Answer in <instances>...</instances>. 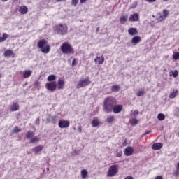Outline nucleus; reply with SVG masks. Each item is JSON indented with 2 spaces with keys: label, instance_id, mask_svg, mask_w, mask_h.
<instances>
[{
  "label": "nucleus",
  "instance_id": "obj_15",
  "mask_svg": "<svg viewBox=\"0 0 179 179\" xmlns=\"http://www.w3.org/2000/svg\"><path fill=\"white\" fill-rule=\"evenodd\" d=\"M19 12L21 15H26L29 12V8L26 6H22L20 7Z\"/></svg>",
  "mask_w": 179,
  "mask_h": 179
},
{
  "label": "nucleus",
  "instance_id": "obj_5",
  "mask_svg": "<svg viewBox=\"0 0 179 179\" xmlns=\"http://www.w3.org/2000/svg\"><path fill=\"white\" fill-rule=\"evenodd\" d=\"M117 174H118V165H111L108 170L107 176L114 177Z\"/></svg>",
  "mask_w": 179,
  "mask_h": 179
},
{
  "label": "nucleus",
  "instance_id": "obj_54",
  "mask_svg": "<svg viewBox=\"0 0 179 179\" xmlns=\"http://www.w3.org/2000/svg\"><path fill=\"white\" fill-rule=\"evenodd\" d=\"M2 2H6L8 0H1Z\"/></svg>",
  "mask_w": 179,
  "mask_h": 179
},
{
  "label": "nucleus",
  "instance_id": "obj_11",
  "mask_svg": "<svg viewBox=\"0 0 179 179\" xmlns=\"http://www.w3.org/2000/svg\"><path fill=\"white\" fill-rule=\"evenodd\" d=\"M57 118H58L57 116L49 115V117H47V119H46V122H48V124H50V122H52V124H56Z\"/></svg>",
  "mask_w": 179,
  "mask_h": 179
},
{
  "label": "nucleus",
  "instance_id": "obj_22",
  "mask_svg": "<svg viewBox=\"0 0 179 179\" xmlns=\"http://www.w3.org/2000/svg\"><path fill=\"white\" fill-rule=\"evenodd\" d=\"M96 64H97V61H98V63L99 64H101L104 62V56L103 55H101L100 57H97L96 59H94Z\"/></svg>",
  "mask_w": 179,
  "mask_h": 179
},
{
  "label": "nucleus",
  "instance_id": "obj_6",
  "mask_svg": "<svg viewBox=\"0 0 179 179\" xmlns=\"http://www.w3.org/2000/svg\"><path fill=\"white\" fill-rule=\"evenodd\" d=\"M90 83H92V81H90V78L87 77L86 78L80 80L77 84V86L78 88L80 89V87H86V86H89Z\"/></svg>",
  "mask_w": 179,
  "mask_h": 179
},
{
  "label": "nucleus",
  "instance_id": "obj_29",
  "mask_svg": "<svg viewBox=\"0 0 179 179\" xmlns=\"http://www.w3.org/2000/svg\"><path fill=\"white\" fill-rule=\"evenodd\" d=\"M38 141H40V138L35 136V137H32L29 142L30 143H37Z\"/></svg>",
  "mask_w": 179,
  "mask_h": 179
},
{
  "label": "nucleus",
  "instance_id": "obj_32",
  "mask_svg": "<svg viewBox=\"0 0 179 179\" xmlns=\"http://www.w3.org/2000/svg\"><path fill=\"white\" fill-rule=\"evenodd\" d=\"M56 79L57 76H55V75H50L48 77V82H54L53 80H55Z\"/></svg>",
  "mask_w": 179,
  "mask_h": 179
},
{
  "label": "nucleus",
  "instance_id": "obj_7",
  "mask_svg": "<svg viewBox=\"0 0 179 179\" xmlns=\"http://www.w3.org/2000/svg\"><path fill=\"white\" fill-rule=\"evenodd\" d=\"M45 88L50 92H55L57 90V82L52 81L45 84Z\"/></svg>",
  "mask_w": 179,
  "mask_h": 179
},
{
  "label": "nucleus",
  "instance_id": "obj_31",
  "mask_svg": "<svg viewBox=\"0 0 179 179\" xmlns=\"http://www.w3.org/2000/svg\"><path fill=\"white\" fill-rule=\"evenodd\" d=\"M81 177L82 178L85 179L87 177V171L86 169H83L81 171Z\"/></svg>",
  "mask_w": 179,
  "mask_h": 179
},
{
  "label": "nucleus",
  "instance_id": "obj_14",
  "mask_svg": "<svg viewBox=\"0 0 179 179\" xmlns=\"http://www.w3.org/2000/svg\"><path fill=\"white\" fill-rule=\"evenodd\" d=\"M134 153V148L132 147H127L124 150V155L126 156H131Z\"/></svg>",
  "mask_w": 179,
  "mask_h": 179
},
{
  "label": "nucleus",
  "instance_id": "obj_34",
  "mask_svg": "<svg viewBox=\"0 0 179 179\" xmlns=\"http://www.w3.org/2000/svg\"><path fill=\"white\" fill-rule=\"evenodd\" d=\"M112 92H120L119 85H113L111 87Z\"/></svg>",
  "mask_w": 179,
  "mask_h": 179
},
{
  "label": "nucleus",
  "instance_id": "obj_35",
  "mask_svg": "<svg viewBox=\"0 0 179 179\" xmlns=\"http://www.w3.org/2000/svg\"><path fill=\"white\" fill-rule=\"evenodd\" d=\"M130 124H131L133 126L137 125L138 121L136 119H131L129 120Z\"/></svg>",
  "mask_w": 179,
  "mask_h": 179
},
{
  "label": "nucleus",
  "instance_id": "obj_56",
  "mask_svg": "<svg viewBox=\"0 0 179 179\" xmlns=\"http://www.w3.org/2000/svg\"><path fill=\"white\" fill-rule=\"evenodd\" d=\"M176 135H177L178 138H179V132H178Z\"/></svg>",
  "mask_w": 179,
  "mask_h": 179
},
{
  "label": "nucleus",
  "instance_id": "obj_28",
  "mask_svg": "<svg viewBox=\"0 0 179 179\" xmlns=\"http://www.w3.org/2000/svg\"><path fill=\"white\" fill-rule=\"evenodd\" d=\"M8 38V34H3L2 36H0V43H3Z\"/></svg>",
  "mask_w": 179,
  "mask_h": 179
},
{
  "label": "nucleus",
  "instance_id": "obj_53",
  "mask_svg": "<svg viewBox=\"0 0 179 179\" xmlns=\"http://www.w3.org/2000/svg\"><path fill=\"white\" fill-rule=\"evenodd\" d=\"M0 78H2V73L0 71Z\"/></svg>",
  "mask_w": 179,
  "mask_h": 179
},
{
  "label": "nucleus",
  "instance_id": "obj_39",
  "mask_svg": "<svg viewBox=\"0 0 179 179\" xmlns=\"http://www.w3.org/2000/svg\"><path fill=\"white\" fill-rule=\"evenodd\" d=\"M20 131L22 130L17 127H15L13 129V132H15V134L20 132Z\"/></svg>",
  "mask_w": 179,
  "mask_h": 179
},
{
  "label": "nucleus",
  "instance_id": "obj_47",
  "mask_svg": "<svg viewBox=\"0 0 179 179\" xmlns=\"http://www.w3.org/2000/svg\"><path fill=\"white\" fill-rule=\"evenodd\" d=\"M146 2H149L150 3H152L153 2H156V0H145Z\"/></svg>",
  "mask_w": 179,
  "mask_h": 179
},
{
  "label": "nucleus",
  "instance_id": "obj_23",
  "mask_svg": "<svg viewBox=\"0 0 179 179\" xmlns=\"http://www.w3.org/2000/svg\"><path fill=\"white\" fill-rule=\"evenodd\" d=\"M115 121V117L113 115L108 116L106 119V122H108V124H113V122H114Z\"/></svg>",
  "mask_w": 179,
  "mask_h": 179
},
{
  "label": "nucleus",
  "instance_id": "obj_51",
  "mask_svg": "<svg viewBox=\"0 0 179 179\" xmlns=\"http://www.w3.org/2000/svg\"><path fill=\"white\" fill-rule=\"evenodd\" d=\"M87 0H80V3H85Z\"/></svg>",
  "mask_w": 179,
  "mask_h": 179
},
{
  "label": "nucleus",
  "instance_id": "obj_24",
  "mask_svg": "<svg viewBox=\"0 0 179 179\" xmlns=\"http://www.w3.org/2000/svg\"><path fill=\"white\" fill-rule=\"evenodd\" d=\"M127 20H128V15H123L120 18V22L121 24H124Z\"/></svg>",
  "mask_w": 179,
  "mask_h": 179
},
{
  "label": "nucleus",
  "instance_id": "obj_8",
  "mask_svg": "<svg viewBox=\"0 0 179 179\" xmlns=\"http://www.w3.org/2000/svg\"><path fill=\"white\" fill-rule=\"evenodd\" d=\"M170 12L168 10H162V15L161 13H159L158 15H159V17H158V20H159V22H163L164 20H166V19H167V16H169Z\"/></svg>",
  "mask_w": 179,
  "mask_h": 179
},
{
  "label": "nucleus",
  "instance_id": "obj_19",
  "mask_svg": "<svg viewBox=\"0 0 179 179\" xmlns=\"http://www.w3.org/2000/svg\"><path fill=\"white\" fill-rule=\"evenodd\" d=\"M19 108H20V106H19V103L15 102L13 103V106L10 108V111H17L19 110Z\"/></svg>",
  "mask_w": 179,
  "mask_h": 179
},
{
  "label": "nucleus",
  "instance_id": "obj_55",
  "mask_svg": "<svg viewBox=\"0 0 179 179\" xmlns=\"http://www.w3.org/2000/svg\"><path fill=\"white\" fill-rule=\"evenodd\" d=\"M99 30H100V28H96V31H99Z\"/></svg>",
  "mask_w": 179,
  "mask_h": 179
},
{
  "label": "nucleus",
  "instance_id": "obj_48",
  "mask_svg": "<svg viewBox=\"0 0 179 179\" xmlns=\"http://www.w3.org/2000/svg\"><path fill=\"white\" fill-rule=\"evenodd\" d=\"M124 179H134V177L131 176H126L124 178Z\"/></svg>",
  "mask_w": 179,
  "mask_h": 179
},
{
  "label": "nucleus",
  "instance_id": "obj_52",
  "mask_svg": "<svg viewBox=\"0 0 179 179\" xmlns=\"http://www.w3.org/2000/svg\"><path fill=\"white\" fill-rule=\"evenodd\" d=\"M62 1H65V0H56L57 2H62Z\"/></svg>",
  "mask_w": 179,
  "mask_h": 179
},
{
  "label": "nucleus",
  "instance_id": "obj_16",
  "mask_svg": "<svg viewBox=\"0 0 179 179\" xmlns=\"http://www.w3.org/2000/svg\"><path fill=\"white\" fill-rule=\"evenodd\" d=\"M153 150H160L163 148V144L162 143H155L152 146Z\"/></svg>",
  "mask_w": 179,
  "mask_h": 179
},
{
  "label": "nucleus",
  "instance_id": "obj_36",
  "mask_svg": "<svg viewBox=\"0 0 179 179\" xmlns=\"http://www.w3.org/2000/svg\"><path fill=\"white\" fill-rule=\"evenodd\" d=\"M145 94V91H138L137 93H136V96L138 97H141V96H143Z\"/></svg>",
  "mask_w": 179,
  "mask_h": 179
},
{
  "label": "nucleus",
  "instance_id": "obj_42",
  "mask_svg": "<svg viewBox=\"0 0 179 179\" xmlns=\"http://www.w3.org/2000/svg\"><path fill=\"white\" fill-rule=\"evenodd\" d=\"M34 85L36 86V87H38V89H40V82L36 81Z\"/></svg>",
  "mask_w": 179,
  "mask_h": 179
},
{
  "label": "nucleus",
  "instance_id": "obj_17",
  "mask_svg": "<svg viewBox=\"0 0 179 179\" xmlns=\"http://www.w3.org/2000/svg\"><path fill=\"white\" fill-rule=\"evenodd\" d=\"M3 55L6 58H9V57H13V55H15V53H13V50H6L4 51Z\"/></svg>",
  "mask_w": 179,
  "mask_h": 179
},
{
  "label": "nucleus",
  "instance_id": "obj_1",
  "mask_svg": "<svg viewBox=\"0 0 179 179\" xmlns=\"http://www.w3.org/2000/svg\"><path fill=\"white\" fill-rule=\"evenodd\" d=\"M118 101L113 96H108L103 101V110L106 114L114 113V114H120L122 111L124 106L117 104Z\"/></svg>",
  "mask_w": 179,
  "mask_h": 179
},
{
  "label": "nucleus",
  "instance_id": "obj_57",
  "mask_svg": "<svg viewBox=\"0 0 179 179\" xmlns=\"http://www.w3.org/2000/svg\"><path fill=\"white\" fill-rule=\"evenodd\" d=\"M164 1H169V0H164Z\"/></svg>",
  "mask_w": 179,
  "mask_h": 179
},
{
  "label": "nucleus",
  "instance_id": "obj_3",
  "mask_svg": "<svg viewBox=\"0 0 179 179\" xmlns=\"http://www.w3.org/2000/svg\"><path fill=\"white\" fill-rule=\"evenodd\" d=\"M47 41L45 39L40 40L38 42V47L41 50L43 54H48L50 50H51L50 45H47Z\"/></svg>",
  "mask_w": 179,
  "mask_h": 179
},
{
  "label": "nucleus",
  "instance_id": "obj_44",
  "mask_svg": "<svg viewBox=\"0 0 179 179\" xmlns=\"http://www.w3.org/2000/svg\"><path fill=\"white\" fill-rule=\"evenodd\" d=\"M35 124H36L37 125H40V118H37L36 120Z\"/></svg>",
  "mask_w": 179,
  "mask_h": 179
},
{
  "label": "nucleus",
  "instance_id": "obj_30",
  "mask_svg": "<svg viewBox=\"0 0 179 179\" xmlns=\"http://www.w3.org/2000/svg\"><path fill=\"white\" fill-rule=\"evenodd\" d=\"M157 119L159 120V121H164V120L166 119V116L163 113H159L157 115Z\"/></svg>",
  "mask_w": 179,
  "mask_h": 179
},
{
  "label": "nucleus",
  "instance_id": "obj_41",
  "mask_svg": "<svg viewBox=\"0 0 179 179\" xmlns=\"http://www.w3.org/2000/svg\"><path fill=\"white\" fill-rule=\"evenodd\" d=\"M139 114V111L138 110H134L132 113V115H134V117H137V115Z\"/></svg>",
  "mask_w": 179,
  "mask_h": 179
},
{
  "label": "nucleus",
  "instance_id": "obj_12",
  "mask_svg": "<svg viewBox=\"0 0 179 179\" xmlns=\"http://www.w3.org/2000/svg\"><path fill=\"white\" fill-rule=\"evenodd\" d=\"M130 22H138L139 20V15L138 13H134L131 15L129 17Z\"/></svg>",
  "mask_w": 179,
  "mask_h": 179
},
{
  "label": "nucleus",
  "instance_id": "obj_4",
  "mask_svg": "<svg viewBox=\"0 0 179 179\" xmlns=\"http://www.w3.org/2000/svg\"><path fill=\"white\" fill-rule=\"evenodd\" d=\"M55 30L57 31V34H60L61 36H64L66 34L68 31V26L65 24H57L55 27Z\"/></svg>",
  "mask_w": 179,
  "mask_h": 179
},
{
  "label": "nucleus",
  "instance_id": "obj_18",
  "mask_svg": "<svg viewBox=\"0 0 179 179\" xmlns=\"http://www.w3.org/2000/svg\"><path fill=\"white\" fill-rule=\"evenodd\" d=\"M43 149H44V146L41 145L34 147L32 148V151H34L36 154H37V153H40V152H41Z\"/></svg>",
  "mask_w": 179,
  "mask_h": 179
},
{
  "label": "nucleus",
  "instance_id": "obj_33",
  "mask_svg": "<svg viewBox=\"0 0 179 179\" xmlns=\"http://www.w3.org/2000/svg\"><path fill=\"white\" fill-rule=\"evenodd\" d=\"M173 59H174L175 61H177L179 59V52H175L173 54Z\"/></svg>",
  "mask_w": 179,
  "mask_h": 179
},
{
  "label": "nucleus",
  "instance_id": "obj_9",
  "mask_svg": "<svg viewBox=\"0 0 179 179\" xmlns=\"http://www.w3.org/2000/svg\"><path fill=\"white\" fill-rule=\"evenodd\" d=\"M69 125H71V123L68 120H60L58 123L59 128H68Z\"/></svg>",
  "mask_w": 179,
  "mask_h": 179
},
{
  "label": "nucleus",
  "instance_id": "obj_46",
  "mask_svg": "<svg viewBox=\"0 0 179 179\" xmlns=\"http://www.w3.org/2000/svg\"><path fill=\"white\" fill-rule=\"evenodd\" d=\"M77 131H78L80 133H81L82 132V126L78 127Z\"/></svg>",
  "mask_w": 179,
  "mask_h": 179
},
{
  "label": "nucleus",
  "instance_id": "obj_20",
  "mask_svg": "<svg viewBox=\"0 0 179 179\" xmlns=\"http://www.w3.org/2000/svg\"><path fill=\"white\" fill-rule=\"evenodd\" d=\"M64 86H65V81L64 80H59L57 82V88L61 90L64 89Z\"/></svg>",
  "mask_w": 179,
  "mask_h": 179
},
{
  "label": "nucleus",
  "instance_id": "obj_40",
  "mask_svg": "<svg viewBox=\"0 0 179 179\" xmlns=\"http://www.w3.org/2000/svg\"><path fill=\"white\" fill-rule=\"evenodd\" d=\"M173 78H177V76H178V71L175 70L174 72H173Z\"/></svg>",
  "mask_w": 179,
  "mask_h": 179
},
{
  "label": "nucleus",
  "instance_id": "obj_10",
  "mask_svg": "<svg viewBox=\"0 0 179 179\" xmlns=\"http://www.w3.org/2000/svg\"><path fill=\"white\" fill-rule=\"evenodd\" d=\"M20 73H22L24 79H27V78H30L31 76L33 71H31V70H25L24 71H20Z\"/></svg>",
  "mask_w": 179,
  "mask_h": 179
},
{
  "label": "nucleus",
  "instance_id": "obj_49",
  "mask_svg": "<svg viewBox=\"0 0 179 179\" xmlns=\"http://www.w3.org/2000/svg\"><path fill=\"white\" fill-rule=\"evenodd\" d=\"M152 132V130H149V131H145V133H144V135H148V134H150Z\"/></svg>",
  "mask_w": 179,
  "mask_h": 179
},
{
  "label": "nucleus",
  "instance_id": "obj_38",
  "mask_svg": "<svg viewBox=\"0 0 179 179\" xmlns=\"http://www.w3.org/2000/svg\"><path fill=\"white\" fill-rule=\"evenodd\" d=\"M117 153H116V157H121L122 156V151H119L118 150H116Z\"/></svg>",
  "mask_w": 179,
  "mask_h": 179
},
{
  "label": "nucleus",
  "instance_id": "obj_21",
  "mask_svg": "<svg viewBox=\"0 0 179 179\" xmlns=\"http://www.w3.org/2000/svg\"><path fill=\"white\" fill-rule=\"evenodd\" d=\"M128 33L130 36H136V34H138V30H136V28H129Z\"/></svg>",
  "mask_w": 179,
  "mask_h": 179
},
{
  "label": "nucleus",
  "instance_id": "obj_13",
  "mask_svg": "<svg viewBox=\"0 0 179 179\" xmlns=\"http://www.w3.org/2000/svg\"><path fill=\"white\" fill-rule=\"evenodd\" d=\"M142 38L139 36H136L132 38L131 39V44H134V45H136V44H139L141 43Z\"/></svg>",
  "mask_w": 179,
  "mask_h": 179
},
{
  "label": "nucleus",
  "instance_id": "obj_43",
  "mask_svg": "<svg viewBox=\"0 0 179 179\" xmlns=\"http://www.w3.org/2000/svg\"><path fill=\"white\" fill-rule=\"evenodd\" d=\"M76 65V59H73L72 62V66H75Z\"/></svg>",
  "mask_w": 179,
  "mask_h": 179
},
{
  "label": "nucleus",
  "instance_id": "obj_2",
  "mask_svg": "<svg viewBox=\"0 0 179 179\" xmlns=\"http://www.w3.org/2000/svg\"><path fill=\"white\" fill-rule=\"evenodd\" d=\"M60 51L64 55H72L75 54V49L69 42H64L60 46Z\"/></svg>",
  "mask_w": 179,
  "mask_h": 179
},
{
  "label": "nucleus",
  "instance_id": "obj_26",
  "mask_svg": "<svg viewBox=\"0 0 179 179\" xmlns=\"http://www.w3.org/2000/svg\"><path fill=\"white\" fill-rule=\"evenodd\" d=\"M177 94H178V91L177 90H173L170 93L169 99H174L175 97H177Z\"/></svg>",
  "mask_w": 179,
  "mask_h": 179
},
{
  "label": "nucleus",
  "instance_id": "obj_50",
  "mask_svg": "<svg viewBox=\"0 0 179 179\" xmlns=\"http://www.w3.org/2000/svg\"><path fill=\"white\" fill-rule=\"evenodd\" d=\"M155 179H163V176H157Z\"/></svg>",
  "mask_w": 179,
  "mask_h": 179
},
{
  "label": "nucleus",
  "instance_id": "obj_45",
  "mask_svg": "<svg viewBox=\"0 0 179 179\" xmlns=\"http://www.w3.org/2000/svg\"><path fill=\"white\" fill-rule=\"evenodd\" d=\"M173 175H175V176H179V171H178V169H177V170H176L175 171H174V173H173Z\"/></svg>",
  "mask_w": 179,
  "mask_h": 179
},
{
  "label": "nucleus",
  "instance_id": "obj_37",
  "mask_svg": "<svg viewBox=\"0 0 179 179\" xmlns=\"http://www.w3.org/2000/svg\"><path fill=\"white\" fill-rule=\"evenodd\" d=\"M78 3H79V0H71V5H73V6H76Z\"/></svg>",
  "mask_w": 179,
  "mask_h": 179
},
{
  "label": "nucleus",
  "instance_id": "obj_27",
  "mask_svg": "<svg viewBox=\"0 0 179 179\" xmlns=\"http://www.w3.org/2000/svg\"><path fill=\"white\" fill-rule=\"evenodd\" d=\"M34 136V132L31 131H28L26 134L27 139H31Z\"/></svg>",
  "mask_w": 179,
  "mask_h": 179
},
{
  "label": "nucleus",
  "instance_id": "obj_25",
  "mask_svg": "<svg viewBox=\"0 0 179 179\" xmlns=\"http://www.w3.org/2000/svg\"><path fill=\"white\" fill-rule=\"evenodd\" d=\"M92 125L94 128H96V127H99V125H100V121H99L98 119H93L92 121Z\"/></svg>",
  "mask_w": 179,
  "mask_h": 179
}]
</instances>
